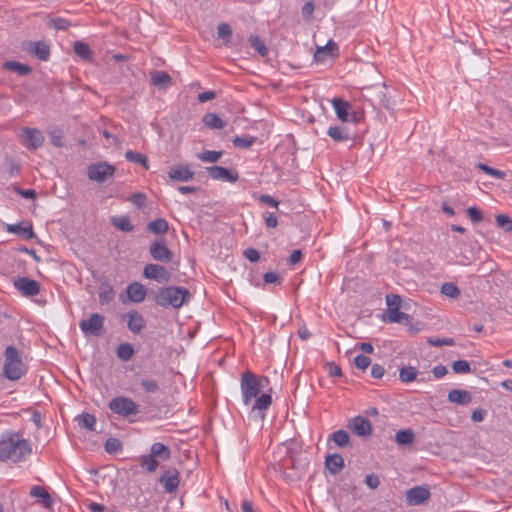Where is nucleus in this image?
<instances>
[{
    "instance_id": "f257e3e1",
    "label": "nucleus",
    "mask_w": 512,
    "mask_h": 512,
    "mask_svg": "<svg viewBox=\"0 0 512 512\" xmlns=\"http://www.w3.org/2000/svg\"><path fill=\"white\" fill-rule=\"evenodd\" d=\"M269 383L266 376L258 377L251 371L242 373L240 379V389L242 400L245 405H249L255 399L252 406V411H257L261 417H264V412L271 406L272 397L268 393H261L265 384Z\"/></svg>"
},
{
    "instance_id": "f03ea898",
    "label": "nucleus",
    "mask_w": 512,
    "mask_h": 512,
    "mask_svg": "<svg viewBox=\"0 0 512 512\" xmlns=\"http://www.w3.org/2000/svg\"><path fill=\"white\" fill-rule=\"evenodd\" d=\"M30 442L21 439L18 433H10L7 437L0 439V460H11L20 462L31 454Z\"/></svg>"
},
{
    "instance_id": "7ed1b4c3",
    "label": "nucleus",
    "mask_w": 512,
    "mask_h": 512,
    "mask_svg": "<svg viewBox=\"0 0 512 512\" xmlns=\"http://www.w3.org/2000/svg\"><path fill=\"white\" fill-rule=\"evenodd\" d=\"M190 297L191 294L188 289L170 286L160 288L154 297V301L157 305L162 307L171 306L173 308H180Z\"/></svg>"
},
{
    "instance_id": "20e7f679",
    "label": "nucleus",
    "mask_w": 512,
    "mask_h": 512,
    "mask_svg": "<svg viewBox=\"0 0 512 512\" xmlns=\"http://www.w3.org/2000/svg\"><path fill=\"white\" fill-rule=\"evenodd\" d=\"M4 355V376L11 381L20 379L24 375L25 370L19 351L15 346L10 345L6 347Z\"/></svg>"
},
{
    "instance_id": "39448f33",
    "label": "nucleus",
    "mask_w": 512,
    "mask_h": 512,
    "mask_svg": "<svg viewBox=\"0 0 512 512\" xmlns=\"http://www.w3.org/2000/svg\"><path fill=\"white\" fill-rule=\"evenodd\" d=\"M110 411L123 418L135 416L139 413V405L129 397L117 396L108 404Z\"/></svg>"
},
{
    "instance_id": "423d86ee",
    "label": "nucleus",
    "mask_w": 512,
    "mask_h": 512,
    "mask_svg": "<svg viewBox=\"0 0 512 512\" xmlns=\"http://www.w3.org/2000/svg\"><path fill=\"white\" fill-rule=\"evenodd\" d=\"M115 171L116 168L114 165L106 161H99L87 167V176L91 181L104 183L114 176Z\"/></svg>"
},
{
    "instance_id": "0eeeda50",
    "label": "nucleus",
    "mask_w": 512,
    "mask_h": 512,
    "mask_svg": "<svg viewBox=\"0 0 512 512\" xmlns=\"http://www.w3.org/2000/svg\"><path fill=\"white\" fill-rule=\"evenodd\" d=\"M105 318L99 313H92L88 319L81 320L79 327L85 335L99 337L104 328Z\"/></svg>"
},
{
    "instance_id": "6e6552de",
    "label": "nucleus",
    "mask_w": 512,
    "mask_h": 512,
    "mask_svg": "<svg viewBox=\"0 0 512 512\" xmlns=\"http://www.w3.org/2000/svg\"><path fill=\"white\" fill-rule=\"evenodd\" d=\"M149 253L155 261L162 263H168L173 258V253L167 247L166 240L164 238L155 239L150 244Z\"/></svg>"
},
{
    "instance_id": "1a4fd4ad",
    "label": "nucleus",
    "mask_w": 512,
    "mask_h": 512,
    "mask_svg": "<svg viewBox=\"0 0 512 512\" xmlns=\"http://www.w3.org/2000/svg\"><path fill=\"white\" fill-rule=\"evenodd\" d=\"M14 287L21 293L22 296L32 297L39 293L40 285L36 280L19 277L14 280Z\"/></svg>"
},
{
    "instance_id": "9d476101",
    "label": "nucleus",
    "mask_w": 512,
    "mask_h": 512,
    "mask_svg": "<svg viewBox=\"0 0 512 512\" xmlns=\"http://www.w3.org/2000/svg\"><path fill=\"white\" fill-rule=\"evenodd\" d=\"M332 105L337 117L341 121L358 122L360 120V117L355 112L351 114L349 113L350 104L347 101H344L341 98H334L332 100Z\"/></svg>"
},
{
    "instance_id": "9b49d317",
    "label": "nucleus",
    "mask_w": 512,
    "mask_h": 512,
    "mask_svg": "<svg viewBox=\"0 0 512 512\" xmlns=\"http://www.w3.org/2000/svg\"><path fill=\"white\" fill-rule=\"evenodd\" d=\"M209 177L213 180H221L225 182H236L239 178L238 172L230 170L222 166H211L207 168Z\"/></svg>"
},
{
    "instance_id": "f8f14e48",
    "label": "nucleus",
    "mask_w": 512,
    "mask_h": 512,
    "mask_svg": "<svg viewBox=\"0 0 512 512\" xmlns=\"http://www.w3.org/2000/svg\"><path fill=\"white\" fill-rule=\"evenodd\" d=\"M122 319L126 320L127 328L133 334H139L146 325V321L141 313L137 310H131L122 315Z\"/></svg>"
},
{
    "instance_id": "ddd939ff",
    "label": "nucleus",
    "mask_w": 512,
    "mask_h": 512,
    "mask_svg": "<svg viewBox=\"0 0 512 512\" xmlns=\"http://www.w3.org/2000/svg\"><path fill=\"white\" fill-rule=\"evenodd\" d=\"M349 429L361 437H369L372 434V425L370 421L362 416H356L349 421Z\"/></svg>"
},
{
    "instance_id": "4468645a",
    "label": "nucleus",
    "mask_w": 512,
    "mask_h": 512,
    "mask_svg": "<svg viewBox=\"0 0 512 512\" xmlns=\"http://www.w3.org/2000/svg\"><path fill=\"white\" fill-rule=\"evenodd\" d=\"M22 132L25 138L23 144L27 148L35 150L43 145L44 136L39 129L25 127L23 128Z\"/></svg>"
},
{
    "instance_id": "2eb2a0df",
    "label": "nucleus",
    "mask_w": 512,
    "mask_h": 512,
    "mask_svg": "<svg viewBox=\"0 0 512 512\" xmlns=\"http://www.w3.org/2000/svg\"><path fill=\"white\" fill-rule=\"evenodd\" d=\"M143 276L161 283L169 280L170 273L159 264H147L143 269Z\"/></svg>"
},
{
    "instance_id": "dca6fc26",
    "label": "nucleus",
    "mask_w": 512,
    "mask_h": 512,
    "mask_svg": "<svg viewBox=\"0 0 512 512\" xmlns=\"http://www.w3.org/2000/svg\"><path fill=\"white\" fill-rule=\"evenodd\" d=\"M430 498V491L424 486H416L406 491V501L410 505H421Z\"/></svg>"
},
{
    "instance_id": "f3484780",
    "label": "nucleus",
    "mask_w": 512,
    "mask_h": 512,
    "mask_svg": "<svg viewBox=\"0 0 512 512\" xmlns=\"http://www.w3.org/2000/svg\"><path fill=\"white\" fill-rule=\"evenodd\" d=\"M159 482L167 493H173L179 486V473L176 469L166 470L160 477Z\"/></svg>"
},
{
    "instance_id": "a211bd4d",
    "label": "nucleus",
    "mask_w": 512,
    "mask_h": 512,
    "mask_svg": "<svg viewBox=\"0 0 512 512\" xmlns=\"http://www.w3.org/2000/svg\"><path fill=\"white\" fill-rule=\"evenodd\" d=\"M168 177L175 181H189L194 177V172L191 171L188 165H175L168 171Z\"/></svg>"
},
{
    "instance_id": "6ab92c4d",
    "label": "nucleus",
    "mask_w": 512,
    "mask_h": 512,
    "mask_svg": "<svg viewBox=\"0 0 512 512\" xmlns=\"http://www.w3.org/2000/svg\"><path fill=\"white\" fill-rule=\"evenodd\" d=\"M26 50L42 61H47L50 56V47L43 41L29 42Z\"/></svg>"
},
{
    "instance_id": "aec40b11",
    "label": "nucleus",
    "mask_w": 512,
    "mask_h": 512,
    "mask_svg": "<svg viewBox=\"0 0 512 512\" xmlns=\"http://www.w3.org/2000/svg\"><path fill=\"white\" fill-rule=\"evenodd\" d=\"M126 293L131 302L140 303L146 297V290L144 285L139 282H133L126 288Z\"/></svg>"
},
{
    "instance_id": "412c9836",
    "label": "nucleus",
    "mask_w": 512,
    "mask_h": 512,
    "mask_svg": "<svg viewBox=\"0 0 512 512\" xmlns=\"http://www.w3.org/2000/svg\"><path fill=\"white\" fill-rule=\"evenodd\" d=\"M344 465V458L338 453L330 454L325 459V467L333 475L338 474Z\"/></svg>"
},
{
    "instance_id": "4be33fe9",
    "label": "nucleus",
    "mask_w": 512,
    "mask_h": 512,
    "mask_svg": "<svg viewBox=\"0 0 512 512\" xmlns=\"http://www.w3.org/2000/svg\"><path fill=\"white\" fill-rule=\"evenodd\" d=\"M448 401L459 405H466L471 402L472 395L467 390L453 389L448 393Z\"/></svg>"
},
{
    "instance_id": "5701e85b",
    "label": "nucleus",
    "mask_w": 512,
    "mask_h": 512,
    "mask_svg": "<svg viewBox=\"0 0 512 512\" xmlns=\"http://www.w3.org/2000/svg\"><path fill=\"white\" fill-rule=\"evenodd\" d=\"M98 296H99V303L101 305H106V304L110 303L115 297V292H114L112 285L109 282L101 283L100 287H99Z\"/></svg>"
},
{
    "instance_id": "b1692460",
    "label": "nucleus",
    "mask_w": 512,
    "mask_h": 512,
    "mask_svg": "<svg viewBox=\"0 0 512 512\" xmlns=\"http://www.w3.org/2000/svg\"><path fill=\"white\" fill-rule=\"evenodd\" d=\"M326 54L332 57L338 54V45L333 40H329L325 46L319 47L314 57L317 61H322Z\"/></svg>"
},
{
    "instance_id": "393cba45",
    "label": "nucleus",
    "mask_w": 512,
    "mask_h": 512,
    "mask_svg": "<svg viewBox=\"0 0 512 512\" xmlns=\"http://www.w3.org/2000/svg\"><path fill=\"white\" fill-rule=\"evenodd\" d=\"M411 317L401 312L399 309L391 310L386 312V321L390 323H399L403 325H408L411 323Z\"/></svg>"
},
{
    "instance_id": "a878e982",
    "label": "nucleus",
    "mask_w": 512,
    "mask_h": 512,
    "mask_svg": "<svg viewBox=\"0 0 512 512\" xmlns=\"http://www.w3.org/2000/svg\"><path fill=\"white\" fill-rule=\"evenodd\" d=\"M125 158L127 161H129L131 163L140 164L146 170L149 169L148 158L143 153L133 151V150H128L125 152Z\"/></svg>"
},
{
    "instance_id": "bb28decb",
    "label": "nucleus",
    "mask_w": 512,
    "mask_h": 512,
    "mask_svg": "<svg viewBox=\"0 0 512 512\" xmlns=\"http://www.w3.org/2000/svg\"><path fill=\"white\" fill-rule=\"evenodd\" d=\"M203 123L211 129H223L226 125L225 121L215 113H206L203 116Z\"/></svg>"
},
{
    "instance_id": "cd10ccee",
    "label": "nucleus",
    "mask_w": 512,
    "mask_h": 512,
    "mask_svg": "<svg viewBox=\"0 0 512 512\" xmlns=\"http://www.w3.org/2000/svg\"><path fill=\"white\" fill-rule=\"evenodd\" d=\"M168 229V222L163 218H157L147 225V230L157 235H163L167 233Z\"/></svg>"
},
{
    "instance_id": "c85d7f7f",
    "label": "nucleus",
    "mask_w": 512,
    "mask_h": 512,
    "mask_svg": "<svg viewBox=\"0 0 512 512\" xmlns=\"http://www.w3.org/2000/svg\"><path fill=\"white\" fill-rule=\"evenodd\" d=\"M150 454L156 459L160 457L162 460H168L171 456V452L168 446L163 443L156 442L152 444Z\"/></svg>"
},
{
    "instance_id": "c756f323",
    "label": "nucleus",
    "mask_w": 512,
    "mask_h": 512,
    "mask_svg": "<svg viewBox=\"0 0 512 512\" xmlns=\"http://www.w3.org/2000/svg\"><path fill=\"white\" fill-rule=\"evenodd\" d=\"M7 231L18 234L25 239H32L35 236L31 226L23 227L21 224H9L7 225Z\"/></svg>"
},
{
    "instance_id": "7c9ffc66",
    "label": "nucleus",
    "mask_w": 512,
    "mask_h": 512,
    "mask_svg": "<svg viewBox=\"0 0 512 512\" xmlns=\"http://www.w3.org/2000/svg\"><path fill=\"white\" fill-rule=\"evenodd\" d=\"M151 82L154 86L165 88L171 84L172 79L168 73L157 71L151 74Z\"/></svg>"
},
{
    "instance_id": "2f4dec72",
    "label": "nucleus",
    "mask_w": 512,
    "mask_h": 512,
    "mask_svg": "<svg viewBox=\"0 0 512 512\" xmlns=\"http://www.w3.org/2000/svg\"><path fill=\"white\" fill-rule=\"evenodd\" d=\"M415 440V434L411 429L399 430L395 434V441L399 445H411Z\"/></svg>"
},
{
    "instance_id": "473e14b6",
    "label": "nucleus",
    "mask_w": 512,
    "mask_h": 512,
    "mask_svg": "<svg viewBox=\"0 0 512 512\" xmlns=\"http://www.w3.org/2000/svg\"><path fill=\"white\" fill-rule=\"evenodd\" d=\"M327 133L336 142L347 141L350 139L349 133L342 126L330 127Z\"/></svg>"
},
{
    "instance_id": "72a5a7b5",
    "label": "nucleus",
    "mask_w": 512,
    "mask_h": 512,
    "mask_svg": "<svg viewBox=\"0 0 512 512\" xmlns=\"http://www.w3.org/2000/svg\"><path fill=\"white\" fill-rule=\"evenodd\" d=\"M30 495L32 497L41 498L45 507H50L52 505V498L50 494L41 486H33L30 490Z\"/></svg>"
},
{
    "instance_id": "f704fd0d",
    "label": "nucleus",
    "mask_w": 512,
    "mask_h": 512,
    "mask_svg": "<svg viewBox=\"0 0 512 512\" xmlns=\"http://www.w3.org/2000/svg\"><path fill=\"white\" fill-rule=\"evenodd\" d=\"M73 48H74L75 54L79 58H81L83 60L91 59L93 52L86 43L81 42V41H76L73 45Z\"/></svg>"
},
{
    "instance_id": "c9c22d12",
    "label": "nucleus",
    "mask_w": 512,
    "mask_h": 512,
    "mask_svg": "<svg viewBox=\"0 0 512 512\" xmlns=\"http://www.w3.org/2000/svg\"><path fill=\"white\" fill-rule=\"evenodd\" d=\"M4 68H6L7 70L16 72L22 76L27 75L31 72L30 66H28L26 64H22L20 62H16V61H6L4 63Z\"/></svg>"
},
{
    "instance_id": "e433bc0d",
    "label": "nucleus",
    "mask_w": 512,
    "mask_h": 512,
    "mask_svg": "<svg viewBox=\"0 0 512 512\" xmlns=\"http://www.w3.org/2000/svg\"><path fill=\"white\" fill-rule=\"evenodd\" d=\"M117 357L122 361H128L134 354V348L130 343H122L117 347Z\"/></svg>"
},
{
    "instance_id": "4c0bfd02",
    "label": "nucleus",
    "mask_w": 512,
    "mask_h": 512,
    "mask_svg": "<svg viewBox=\"0 0 512 512\" xmlns=\"http://www.w3.org/2000/svg\"><path fill=\"white\" fill-rule=\"evenodd\" d=\"M221 156H222V151H211V150H205L196 155V157L199 160H201L202 162H206V163H215L221 158Z\"/></svg>"
},
{
    "instance_id": "58836bf2",
    "label": "nucleus",
    "mask_w": 512,
    "mask_h": 512,
    "mask_svg": "<svg viewBox=\"0 0 512 512\" xmlns=\"http://www.w3.org/2000/svg\"><path fill=\"white\" fill-rule=\"evenodd\" d=\"M417 370L412 366H405L400 369L399 378L404 383H410L416 380Z\"/></svg>"
},
{
    "instance_id": "ea45409f",
    "label": "nucleus",
    "mask_w": 512,
    "mask_h": 512,
    "mask_svg": "<svg viewBox=\"0 0 512 512\" xmlns=\"http://www.w3.org/2000/svg\"><path fill=\"white\" fill-rule=\"evenodd\" d=\"M332 440L339 447H345L349 445L350 436L345 430H337L332 434Z\"/></svg>"
},
{
    "instance_id": "a19ab883",
    "label": "nucleus",
    "mask_w": 512,
    "mask_h": 512,
    "mask_svg": "<svg viewBox=\"0 0 512 512\" xmlns=\"http://www.w3.org/2000/svg\"><path fill=\"white\" fill-rule=\"evenodd\" d=\"M141 467L146 469L148 472H154L158 467V460L155 459L151 454L143 455L140 457Z\"/></svg>"
},
{
    "instance_id": "79ce46f5",
    "label": "nucleus",
    "mask_w": 512,
    "mask_h": 512,
    "mask_svg": "<svg viewBox=\"0 0 512 512\" xmlns=\"http://www.w3.org/2000/svg\"><path fill=\"white\" fill-rule=\"evenodd\" d=\"M250 45L261 55L266 56L268 53V48L265 43L261 40L259 36L251 35L249 37Z\"/></svg>"
},
{
    "instance_id": "37998d69",
    "label": "nucleus",
    "mask_w": 512,
    "mask_h": 512,
    "mask_svg": "<svg viewBox=\"0 0 512 512\" xmlns=\"http://www.w3.org/2000/svg\"><path fill=\"white\" fill-rule=\"evenodd\" d=\"M96 418L90 413H83L79 419V426L90 431L95 430Z\"/></svg>"
},
{
    "instance_id": "c03bdc74",
    "label": "nucleus",
    "mask_w": 512,
    "mask_h": 512,
    "mask_svg": "<svg viewBox=\"0 0 512 512\" xmlns=\"http://www.w3.org/2000/svg\"><path fill=\"white\" fill-rule=\"evenodd\" d=\"M113 224L123 232H131L134 230V226L132 225L129 217L121 216L113 220Z\"/></svg>"
},
{
    "instance_id": "a18cd8bd",
    "label": "nucleus",
    "mask_w": 512,
    "mask_h": 512,
    "mask_svg": "<svg viewBox=\"0 0 512 512\" xmlns=\"http://www.w3.org/2000/svg\"><path fill=\"white\" fill-rule=\"evenodd\" d=\"M255 141H256L255 137L246 135V136H236L232 142L235 147L245 149V148H249L250 146H252L255 143Z\"/></svg>"
},
{
    "instance_id": "49530a36",
    "label": "nucleus",
    "mask_w": 512,
    "mask_h": 512,
    "mask_svg": "<svg viewBox=\"0 0 512 512\" xmlns=\"http://www.w3.org/2000/svg\"><path fill=\"white\" fill-rule=\"evenodd\" d=\"M217 35L220 39H223L226 43L230 41L232 37V28L228 23H220L217 26Z\"/></svg>"
},
{
    "instance_id": "de8ad7c7",
    "label": "nucleus",
    "mask_w": 512,
    "mask_h": 512,
    "mask_svg": "<svg viewBox=\"0 0 512 512\" xmlns=\"http://www.w3.org/2000/svg\"><path fill=\"white\" fill-rule=\"evenodd\" d=\"M104 447L109 454H115L122 450V443L119 439L111 437L106 440Z\"/></svg>"
},
{
    "instance_id": "09e8293b",
    "label": "nucleus",
    "mask_w": 512,
    "mask_h": 512,
    "mask_svg": "<svg viewBox=\"0 0 512 512\" xmlns=\"http://www.w3.org/2000/svg\"><path fill=\"white\" fill-rule=\"evenodd\" d=\"M441 293L449 298H456L460 295V290L453 283H444L441 287Z\"/></svg>"
},
{
    "instance_id": "8fccbe9b",
    "label": "nucleus",
    "mask_w": 512,
    "mask_h": 512,
    "mask_svg": "<svg viewBox=\"0 0 512 512\" xmlns=\"http://www.w3.org/2000/svg\"><path fill=\"white\" fill-rule=\"evenodd\" d=\"M49 26L54 28L55 30H67L71 23L69 20L62 18V17H56L49 21Z\"/></svg>"
},
{
    "instance_id": "3c124183",
    "label": "nucleus",
    "mask_w": 512,
    "mask_h": 512,
    "mask_svg": "<svg viewBox=\"0 0 512 512\" xmlns=\"http://www.w3.org/2000/svg\"><path fill=\"white\" fill-rule=\"evenodd\" d=\"M496 224L498 227L502 228L505 232L512 231V220L509 216L504 214H499L496 216Z\"/></svg>"
},
{
    "instance_id": "603ef678",
    "label": "nucleus",
    "mask_w": 512,
    "mask_h": 512,
    "mask_svg": "<svg viewBox=\"0 0 512 512\" xmlns=\"http://www.w3.org/2000/svg\"><path fill=\"white\" fill-rule=\"evenodd\" d=\"M476 167L478 169H480L481 171L485 172L486 174L490 175V176H493L495 178H498V179H503L504 176H505V173L500 171V170H497L495 168H492L486 164H483V163H478L476 165Z\"/></svg>"
},
{
    "instance_id": "864d4df0",
    "label": "nucleus",
    "mask_w": 512,
    "mask_h": 512,
    "mask_svg": "<svg viewBox=\"0 0 512 512\" xmlns=\"http://www.w3.org/2000/svg\"><path fill=\"white\" fill-rule=\"evenodd\" d=\"M452 369L455 373L458 374H466L471 371L470 364L466 360H457L453 362Z\"/></svg>"
},
{
    "instance_id": "5fc2aeb1",
    "label": "nucleus",
    "mask_w": 512,
    "mask_h": 512,
    "mask_svg": "<svg viewBox=\"0 0 512 512\" xmlns=\"http://www.w3.org/2000/svg\"><path fill=\"white\" fill-rule=\"evenodd\" d=\"M378 97L381 105L387 110H393L394 103L391 101L390 97L386 95V86L384 85L378 93Z\"/></svg>"
},
{
    "instance_id": "6e6d98bb",
    "label": "nucleus",
    "mask_w": 512,
    "mask_h": 512,
    "mask_svg": "<svg viewBox=\"0 0 512 512\" xmlns=\"http://www.w3.org/2000/svg\"><path fill=\"white\" fill-rule=\"evenodd\" d=\"M140 385L148 393H156L159 391V384L156 380L143 379Z\"/></svg>"
},
{
    "instance_id": "4d7b16f0",
    "label": "nucleus",
    "mask_w": 512,
    "mask_h": 512,
    "mask_svg": "<svg viewBox=\"0 0 512 512\" xmlns=\"http://www.w3.org/2000/svg\"><path fill=\"white\" fill-rule=\"evenodd\" d=\"M50 141L55 147H62L64 145L63 133L60 129H55L50 132Z\"/></svg>"
},
{
    "instance_id": "13d9d810",
    "label": "nucleus",
    "mask_w": 512,
    "mask_h": 512,
    "mask_svg": "<svg viewBox=\"0 0 512 512\" xmlns=\"http://www.w3.org/2000/svg\"><path fill=\"white\" fill-rule=\"evenodd\" d=\"M386 303H387V311L400 309L401 298L399 295H396V294L387 295Z\"/></svg>"
},
{
    "instance_id": "bf43d9fd",
    "label": "nucleus",
    "mask_w": 512,
    "mask_h": 512,
    "mask_svg": "<svg viewBox=\"0 0 512 512\" xmlns=\"http://www.w3.org/2000/svg\"><path fill=\"white\" fill-rule=\"evenodd\" d=\"M354 364L358 369L365 370L371 364V360L369 357L360 354L354 358Z\"/></svg>"
},
{
    "instance_id": "052dcab7",
    "label": "nucleus",
    "mask_w": 512,
    "mask_h": 512,
    "mask_svg": "<svg viewBox=\"0 0 512 512\" xmlns=\"http://www.w3.org/2000/svg\"><path fill=\"white\" fill-rule=\"evenodd\" d=\"M467 214L474 223H479L483 220L482 212L476 207H469L467 209Z\"/></svg>"
},
{
    "instance_id": "680f3d73",
    "label": "nucleus",
    "mask_w": 512,
    "mask_h": 512,
    "mask_svg": "<svg viewBox=\"0 0 512 512\" xmlns=\"http://www.w3.org/2000/svg\"><path fill=\"white\" fill-rule=\"evenodd\" d=\"M364 482L370 489H376L380 485V479L374 473L366 475Z\"/></svg>"
},
{
    "instance_id": "e2e57ef3",
    "label": "nucleus",
    "mask_w": 512,
    "mask_h": 512,
    "mask_svg": "<svg viewBox=\"0 0 512 512\" xmlns=\"http://www.w3.org/2000/svg\"><path fill=\"white\" fill-rule=\"evenodd\" d=\"M243 255L250 262H257L260 259V254L258 250L254 248H247L244 250Z\"/></svg>"
},
{
    "instance_id": "0e129e2a",
    "label": "nucleus",
    "mask_w": 512,
    "mask_h": 512,
    "mask_svg": "<svg viewBox=\"0 0 512 512\" xmlns=\"http://www.w3.org/2000/svg\"><path fill=\"white\" fill-rule=\"evenodd\" d=\"M258 199L261 203L269 205L271 207L277 208L279 205V201H277L274 197L268 194H261Z\"/></svg>"
},
{
    "instance_id": "69168bd1",
    "label": "nucleus",
    "mask_w": 512,
    "mask_h": 512,
    "mask_svg": "<svg viewBox=\"0 0 512 512\" xmlns=\"http://www.w3.org/2000/svg\"><path fill=\"white\" fill-rule=\"evenodd\" d=\"M145 200L146 196L143 193H136L130 198V201L138 208H142L145 205Z\"/></svg>"
},
{
    "instance_id": "338daca9",
    "label": "nucleus",
    "mask_w": 512,
    "mask_h": 512,
    "mask_svg": "<svg viewBox=\"0 0 512 512\" xmlns=\"http://www.w3.org/2000/svg\"><path fill=\"white\" fill-rule=\"evenodd\" d=\"M385 369L380 364H373L371 367V376L376 379H380L383 377Z\"/></svg>"
},
{
    "instance_id": "774afa93",
    "label": "nucleus",
    "mask_w": 512,
    "mask_h": 512,
    "mask_svg": "<svg viewBox=\"0 0 512 512\" xmlns=\"http://www.w3.org/2000/svg\"><path fill=\"white\" fill-rule=\"evenodd\" d=\"M216 97V93L214 91H205L198 94V101L200 103H205L207 101H210Z\"/></svg>"
}]
</instances>
